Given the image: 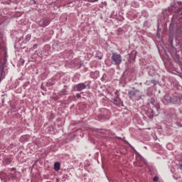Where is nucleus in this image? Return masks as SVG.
Segmentation results:
<instances>
[{"label":"nucleus","instance_id":"f257e3e1","mask_svg":"<svg viewBox=\"0 0 182 182\" xmlns=\"http://www.w3.org/2000/svg\"><path fill=\"white\" fill-rule=\"evenodd\" d=\"M179 8L177 9V6H176V2H173L171 4V7L168 9V12H173V11L175 10V13L172 17L171 25H173L174 23L175 19H182V17L179 15L182 14L181 9H182V3L181 1H178Z\"/></svg>","mask_w":182,"mask_h":182},{"label":"nucleus","instance_id":"f03ea898","mask_svg":"<svg viewBox=\"0 0 182 182\" xmlns=\"http://www.w3.org/2000/svg\"><path fill=\"white\" fill-rule=\"evenodd\" d=\"M150 107L151 108L147 110L146 114L149 119H153L154 116H157L159 114V109H160L159 102H157L154 98H151L150 100Z\"/></svg>","mask_w":182,"mask_h":182},{"label":"nucleus","instance_id":"7ed1b4c3","mask_svg":"<svg viewBox=\"0 0 182 182\" xmlns=\"http://www.w3.org/2000/svg\"><path fill=\"white\" fill-rule=\"evenodd\" d=\"M128 96L131 100H140L143 96V92L135 87H132V90L128 92Z\"/></svg>","mask_w":182,"mask_h":182},{"label":"nucleus","instance_id":"20e7f679","mask_svg":"<svg viewBox=\"0 0 182 182\" xmlns=\"http://www.w3.org/2000/svg\"><path fill=\"white\" fill-rule=\"evenodd\" d=\"M85 89H90V82H80L75 85V90L77 92H82Z\"/></svg>","mask_w":182,"mask_h":182},{"label":"nucleus","instance_id":"39448f33","mask_svg":"<svg viewBox=\"0 0 182 182\" xmlns=\"http://www.w3.org/2000/svg\"><path fill=\"white\" fill-rule=\"evenodd\" d=\"M111 60L113 65H120L122 63V55L117 53H112Z\"/></svg>","mask_w":182,"mask_h":182},{"label":"nucleus","instance_id":"423d86ee","mask_svg":"<svg viewBox=\"0 0 182 182\" xmlns=\"http://www.w3.org/2000/svg\"><path fill=\"white\" fill-rule=\"evenodd\" d=\"M49 23H50V20L47 17H44L38 21V25L42 28H46V26H48Z\"/></svg>","mask_w":182,"mask_h":182},{"label":"nucleus","instance_id":"0eeeda50","mask_svg":"<svg viewBox=\"0 0 182 182\" xmlns=\"http://www.w3.org/2000/svg\"><path fill=\"white\" fill-rule=\"evenodd\" d=\"M162 102L164 105H173V97L170 95H166L162 98Z\"/></svg>","mask_w":182,"mask_h":182},{"label":"nucleus","instance_id":"6e6552de","mask_svg":"<svg viewBox=\"0 0 182 182\" xmlns=\"http://www.w3.org/2000/svg\"><path fill=\"white\" fill-rule=\"evenodd\" d=\"M182 97L181 95L173 96L172 97V105H181Z\"/></svg>","mask_w":182,"mask_h":182},{"label":"nucleus","instance_id":"1a4fd4ad","mask_svg":"<svg viewBox=\"0 0 182 182\" xmlns=\"http://www.w3.org/2000/svg\"><path fill=\"white\" fill-rule=\"evenodd\" d=\"M111 102L114 105H116V106H123V101L120 100V97H116V98H112Z\"/></svg>","mask_w":182,"mask_h":182},{"label":"nucleus","instance_id":"9d476101","mask_svg":"<svg viewBox=\"0 0 182 182\" xmlns=\"http://www.w3.org/2000/svg\"><path fill=\"white\" fill-rule=\"evenodd\" d=\"M146 69L149 76H153L156 73V70L153 65H146Z\"/></svg>","mask_w":182,"mask_h":182},{"label":"nucleus","instance_id":"9b49d317","mask_svg":"<svg viewBox=\"0 0 182 182\" xmlns=\"http://www.w3.org/2000/svg\"><path fill=\"white\" fill-rule=\"evenodd\" d=\"M100 75V73L99 71H92L90 73V76L92 79H97V77L99 76Z\"/></svg>","mask_w":182,"mask_h":182},{"label":"nucleus","instance_id":"f8f14e48","mask_svg":"<svg viewBox=\"0 0 182 182\" xmlns=\"http://www.w3.org/2000/svg\"><path fill=\"white\" fill-rule=\"evenodd\" d=\"M11 163H12V159L11 158H5L3 160V164L4 166H9V164H11Z\"/></svg>","mask_w":182,"mask_h":182},{"label":"nucleus","instance_id":"ddd939ff","mask_svg":"<svg viewBox=\"0 0 182 182\" xmlns=\"http://www.w3.org/2000/svg\"><path fill=\"white\" fill-rule=\"evenodd\" d=\"M136 54H137V52H136V50H133L129 54V60H134L136 59Z\"/></svg>","mask_w":182,"mask_h":182},{"label":"nucleus","instance_id":"4468645a","mask_svg":"<svg viewBox=\"0 0 182 182\" xmlns=\"http://www.w3.org/2000/svg\"><path fill=\"white\" fill-rule=\"evenodd\" d=\"M54 170H55V171H59L60 170V163L55 162L54 164Z\"/></svg>","mask_w":182,"mask_h":182},{"label":"nucleus","instance_id":"2eb2a0df","mask_svg":"<svg viewBox=\"0 0 182 182\" xmlns=\"http://www.w3.org/2000/svg\"><path fill=\"white\" fill-rule=\"evenodd\" d=\"M131 6H132L133 8H139V2L137 1H132L131 3Z\"/></svg>","mask_w":182,"mask_h":182},{"label":"nucleus","instance_id":"dca6fc26","mask_svg":"<svg viewBox=\"0 0 182 182\" xmlns=\"http://www.w3.org/2000/svg\"><path fill=\"white\" fill-rule=\"evenodd\" d=\"M96 58H98V59H102L103 58V54L101 52L97 51L95 54Z\"/></svg>","mask_w":182,"mask_h":182},{"label":"nucleus","instance_id":"f3484780","mask_svg":"<svg viewBox=\"0 0 182 182\" xmlns=\"http://www.w3.org/2000/svg\"><path fill=\"white\" fill-rule=\"evenodd\" d=\"M107 79V75L103 74L102 77H101V81L105 82Z\"/></svg>","mask_w":182,"mask_h":182},{"label":"nucleus","instance_id":"a211bd4d","mask_svg":"<svg viewBox=\"0 0 182 182\" xmlns=\"http://www.w3.org/2000/svg\"><path fill=\"white\" fill-rule=\"evenodd\" d=\"M60 95H68V90H66V89H63L62 90H61V92H60Z\"/></svg>","mask_w":182,"mask_h":182},{"label":"nucleus","instance_id":"6ab92c4d","mask_svg":"<svg viewBox=\"0 0 182 182\" xmlns=\"http://www.w3.org/2000/svg\"><path fill=\"white\" fill-rule=\"evenodd\" d=\"M116 15H117L116 12L112 11L111 15H110V18H116Z\"/></svg>","mask_w":182,"mask_h":182},{"label":"nucleus","instance_id":"aec40b11","mask_svg":"<svg viewBox=\"0 0 182 182\" xmlns=\"http://www.w3.org/2000/svg\"><path fill=\"white\" fill-rule=\"evenodd\" d=\"M26 41L28 42L29 41H31V34H28L26 38H25Z\"/></svg>","mask_w":182,"mask_h":182},{"label":"nucleus","instance_id":"412c9836","mask_svg":"<svg viewBox=\"0 0 182 182\" xmlns=\"http://www.w3.org/2000/svg\"><path fill=\"white\" fill-rule=\"evenodd\" d=\"M75 68H81V66H82V63H76L75 64Z\"/></svg>","mask_w":182,"mask_h":182},{"label":"nucleus","instance_id":"4be33fe9","mask_svg":"<svg viewBox=\"0 0 182 182\" xmlns=\"http://www.w3.org/2000/svg\"><path fill=\"white\" fill-rule=\"evenodd\" d=\"M153 181H159V176L154 177Z\"/></svg>","mask_w":182,"mask_h":182},{"label":"nucleus","instance_id":"5701e85b","mask_svg":"<svg viewBox=\"0 0 182 182\" xmlns=\"http://www.w3.org/2000/svg\"><path fill=\"white\" fill-rule=\"evenodd\" d=\"M75 97H76L77 99H80V97H81L80 94H79V93L76 94Z\"/></svg>","mask_w":182,"mask_h":182},{"label":"nucleus","instance_id":"b1692460","mask_svg":"<svg viewBox=\"0 0 182 182\" xmlns=\"http://www.w3.org/2000/svg\"><path fill=\"white\" fill-rule=\"evenodd\" d=\"M114 95H116V97H119V91L118 90L115 91Z\"/></svg>","mask_w":182,"mask_h":182},{"label":"nucleus","instance_id":"393cba45","mask_svg":"<svg viewBox=\"0 0 182 182\" xmlns=\"http://www.w3.org/2000/svg\"><path fill=\"white\" fill-rule=\"evenodd\" d=\"M20 61L21 62V65H23V63H25V60L22 58L20 59Z\"/></svg>","mask_w":182,"mask_h":182},{"label":"nucleus","instance_id":"a878e982","mask_svg":"<svg viewBox=\"0 0 182 182\" xmlns=\"http://www.w3.org/2000/svg\"><path fill=\"white\" fill-rule=\"evenodd\" d=\"M33 48V49H36V48H38V44H34Z\"/></svg>","mask_w":182,"mask_h":182},{"label":"nucleus","instance_id":"bb28decb","mask_svg":"<svg viewBox=\"0 0 182 182\" xmlns=\"http://www.w3.org/2000/svg\"><path fill=\"white\" fill-rule=\"evenodd\" d=\"M178 168H180V170H182V164L178 166Z\"/></svg>","mask_w":182,"mask_h":182},{"label":"nucleus","instance_id":"cd10ccee","mask_svg":"<svg viewBox=\"0 0 182 182\" xmlns=\"http://www.w3.org/2000/svg\"><path fill=\"white\" fill-rule=\"evenodd\" d=\"M33 4H34V5H36V1L33 0Z\"/></svg>","mask_w":182,"mask_h":182},{"label":"nucleus","instance_id":"c85d7f7f","mask_svg":"<svg viewBox=\"0 0 182 182\" xmlns=\"http://www.w3.org/2000/svg\"><path fill=\"white\" fill-rule=\"evenodd\" d=\"M15 170H16L15 168H11V171H15Z\"/></svg>","mask_w":182,"mask_h":182},{"label":"nucleus","instance_id":"c756f323","mask_svg":"<svg viewBox=\"0 0 182 182\" xmlns=\"http://www.w3.org/2000/svg\"><path fill=\"white\" fill-rule=\"evenodd\" d=\"M143 161H144V163H146V160L144 159Z\"/></svg>","mask_w":182,"mask_h":182},{"label":"nucleus","instance_id":"7c9ffc66","mask_svg":"<svg viewBox=\"0 0 182 182\" xmlns=\"http://www.w3.org/2000/svg\"><path fill=\"white\" fill-rule=\"evenodd\" d=\"M13 178H15V176H12Z\"/></svg>","mask_w":182,"mask_h":182},{"label":"nucleus","instance_id":"2f4dec72","mask_svg":"<svg viewBox=\"0 0 182 182\" xmlns=\"http://www.w3.org/2000/svg\"><path fill=\"white\" fill-rule=\"evenodd\" d=\"M118 139H121L122 138L119 137Z\"/></svg>","mask_w":182,"mask_h":182},{"label":"nucleus","instance_id":"473e14b6","mask_svg":"<svg viewBox=\"0 0 182 182\" xmlns=\"http://www.w3.org/2000/svg\"><path fill=\"white\" fill-rule=\"evenodd\" d=\"M24 137H28L27 136H25Z\"/></svg>","mask_w":182,"mask_h":182}]
</instances>
